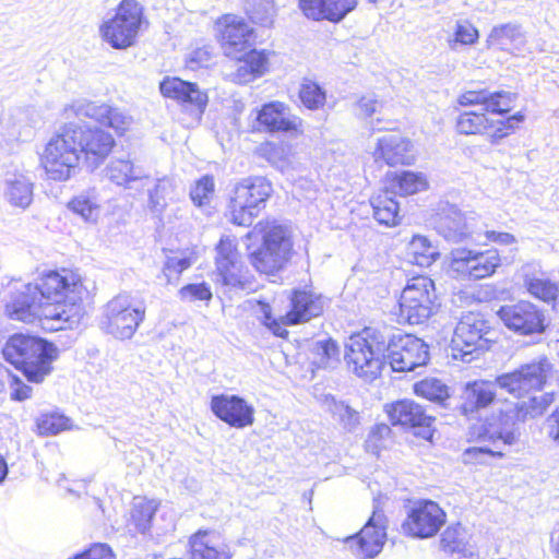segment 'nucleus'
I'll use <instances>...</instances> for the list:
<instances>
[{
    "mask_svg": "<svg viewBox=\"0 0 559 559\" xmlns=\"http://www.w3.org/2000/svg\"><path fill=\"white\" fill-rule=\"evenodd\" d=\"M88 296L82 276L72 270L51 271L36 284H22L5 305L11 320L58 331L78 326L85 314L82 301Z\"/></svg>",
    "mask_w": 559,
    "mask_h": 559,
    "instance_id": "nucleus-1",
    "label": "nucleus"
},
{
    "mask_svg": "<svg viewBox=\"0 0 559 559\" xmlns=\"http://www.w3.org/2000/svg\"><path fill=\"white\" fill-rule=\"evenodd\" d=\"M7 361L20 369L29 382L40 383L51 372L58 348L46 340L17 333L9 337L3 349Z\"/></svg>",
    "mask_w": 559,
    "mask_h": 559,
    "instance_id": "nucleus-2",
    "label": "nucleus"
},
{
    "mask_svg": "<svg viewBox=\"0 0 559 559\" xmlns=\"http://www.w3.org/2000/svg\"><path fill=\"white\" fill-rule=\"evenodd\" d=\"M388 340V328L383 330L365 328L361 332L352 335L345 353L349 370L365 381L377 379L385 365V341Z\"/></svg>",
    "mask_w": 559,
    "mask_h": 559,
    "instance_id": "nucleus-3",
    "label": "nucleus"
},
{
    "mask_svg": "<svg viewBox=\"0 0 559 559\" xmlns=\"http://www.w3.org/2000/svg\"><path fill=\"white\" fill-rule=\"evenodd\" d=\"M75 136V122H68L45 145L40 162L49 179L67 181L78 173L82 157Z\"/></svg>",
    "mask_w": 559,
    "mask_h": 559,
    "instance_id": "nucleus-4",
    "label": "nucleus"
},
{
    "mask_svg": "<svg viewBox=\"0 0 559 559\" xmlns=\"http://www.w3.org/2000/svg\"><path fill=\"white\" fill-rule=\"evenodd\" d=\"M146 25L143 5L136 0H121L115 14L103 20L98 33L111 48L126 50L135 45Z\"/></svg>",
    "mask_w": 559,
    "mask_h": 559,
    "instance_id": "nucleus-5",
    "label": "nucleus"
},
{
    "mask_svg": "<svg viewBox=\"0 0 559 559\" xmlns=\"http://www.w3.org/2000/svg\"><path fill=\"white\" fill-rule=\"evenodd\" d=\"M513 417L511 412H499L487 418L479 437L488 445L466 449L462 455L463 463L488 464L492 457H503L506 448L515 444L519 438Z\"/></svg>",
    "mask_w": 559,
    "mask_h": 559,
    "instance_id": "nucleus-6",
    "label": "nucleus"
},
{
    "mask_svg": "<svg viewBox=\"0 0 559 559\" xmlns=\"http://www.w3.org/2000/svg\"><path fill=\"white\" fill-rule=\"evenodd\" d=\"M262 239L261 248L250 255V261L260 273L275 274L293 255L292 230L286 225L267 222L263 228Z\"/></svg>",
    "mask_w": 559,
    "mask_h": 559,
    "instance_id": "nucleus-7",
    "label": "nucleus"
},
{
    "mask_svg": "<svg viewBox=\"0 0 559 559\" xmlns=\"http://www.w3.org/2000/svg\"><path fill=\"white\" fill-rule=\"evenodd\" d=\"M272 192V185L264 177H249L236 183L228 203L230 221L239 226H250Z\"/></svg>",
    "mask_w": 559,
    "mask_h": 559,
    "instance_id": "nucleus-8",
    "label": "nucleus"
},
{
    "mask_svg": "<svg viewBox=\"0 0 559 559\" xmlns=\"http://www.w3.org/2000/svg\"><path fill=\"white\" fill-rule=\"evenodd\" d=\"M145 308L135 305L128 293L112 297L104 307L99 329L117 340H130L144 321Z\"/></svg>",
    "mask_w": 559,
    "mask_h": 559,
    "instance_id": "nucleus-9",
    "label": "nucleus"
},
{
    "mask_svg": "<svg viewBox=\"0 0 559 559\" xmlns=\"http://www.w3.org/2000/svg\"><path fill=\"white\" fill-rule=\"evenodd\" d=\"M489 324L484 316L476 312L463 314L455 326L451 352L454 359L471 362L488 349Z\"/></svg>",
    "mask_w": 559,
    "mask_h": 559,
    "instance_id": "nucleus-10",
    "label": "nucleus"
},
{
    "mask_svg": "<svg viewBox=\"0 0 559 559\" xmlns=\"http://www.w3.org/2000/svg\"><path fill=\"white\" fill-rule=\"evenodd\" d=\"M436 287L428 276L408 280L400 298V318L409 324L424 323L432 314L437 304Z\"/></svg>",
    "mask_w": 559,
    "mask_h": 559,
    "instance_id": "nucleus-11",
    "label": "nucleus"
},
{
    "mask_svg": "<svg viewBox=\"0 0 559 559\" xmlns=\"http://www.w3.org/2000/svg\"><path fill=\"white\" fill-rule=\"evenodd\" d=\"M500 264V254L495 249L456 248L450 252L449 273L455 278L477 281L491 276Z\"/></svg>",
    "mask_w": 559,
    "mask_h": 559,
    "instance_id": "nucleus-12",
    "label": "nucleus"
},
{
    "mask_svg": "<svg viewBox=\"0 0 559 559\" xmlns=\"http://www.w3.org/2000/svg\"><path fill=\"white\" fill-rule=\"evenodd\" d=\"M388 331L385 362L391 366L393 371H413L428 362L429 350L423 340L411 334L391 333L390 329Z\"/></svg>",
    "mask_w": 559,
    "mask_h": 559,
    "instance_id": "nucleus-13",
    "label": "nucleus"
},
{
    "mask_svg": "<svg viewBox=\"0 0 559 559\" xmlns=\"http://www.w3.org/2000/svg\"><path fill=\"white\" fill-rule=\"evenodd\" d=\"M380 499L379 497L374 500L372 514L360 532L345 539L352 552L360 559H371L378 556L386 540L388 519L379 508Z\"/></svg>",
    "mask_w": 559,
    "mask_h": 559,
    "instance_id": "nucleus-14",
    "label": "nucleus"
},
{
    "mask_svg": "<svg viewBox=\"0 0 559 559\" xmlns=\"http://www.w3.org/2000/svg\"><path fill=\"white\" fill-rule=\"evenodd\" d=\"M63 117L91 118L103 126L114 129L117 134L122 135L133 124V118L124 110L108 104H97L87 99H78L67 105L63 109Z\"/></svg>",
    "mask_w": 559,
    "mask_h": 559,
    "instance_id": "nucleus-15",
    "label": "nucleus"
},
{
    "mask_svg": "<svg viewBox=\"0 0 559 559\" xmlns=\"http://www.w3.org/2000/svg\"><path fill=\"white\" fill-rule=\"evenodd\" d=\"M497 316L510 331L522 336L542 334L546 330L544 311L527 300L501 306Z\"/></svg>",
    "mask_w": 559,
    "mask_h": 559,
    "instance_id": "nucleus-16",
    "label": "nucleus"
},
{
    "mask_svg": "<svg viewBox=\"0 0 559 559\" xmlns=\"http://www.w3.org/2000/svg\"><path fill=\"white\" fill-rule=\"evenodd\" d=\"M547 359L521 366L519 369L496 377L498 388L516 399L531 391L540 390L550 371Z\"/></svg>",
    "mask_w": 559,
    "mask_h": 559,
    "instance_id": "nucleus-17",
    "label": "nucleus"
},
{
    "mask_svg": "<svg viewBox=\"0 0 559 559\" xmlns=\"http://www.w3.org/2000/svg\"><path fill=\"white\" fill-rule=\"evenodd\" d=\"M435 227L444 239L452 242L474 239L478 233L475 214L462 213L456 205L450 203L439 205L435 217Z\"/></svg>",
    "mask_w": 559,
    "mask_h": 559,
    "instance_id": "nucleus-18",
    "label": "nucleus"
},
{
    "mask_svg": "<svg viewBox=\"0 0 559 559\" xmlns=\"http://www.w3.org/2000/svg\"><path fill=\"white\" fill-rule=\"evenodd\" d=\"M445 512L437 502L420 500L412 507L402 528L409 536L429 538L439 532L445 523Z\"/></svg>",
    "mask_w": 559,
    "mask_h": 559,
    "instance_id": "nucleus-19",
    "label": "nucleus"
},
{
    "mask_svg": "<svg viewBox=\"0 0 559 559\" xmlns=\"http://www.w3.org/2000/svg\"><path fill=\"white\" fill-rule=\"evenodd\" d=\"M75 134L81 157L91 169L100 166L115 146L112 135L97 127L88 128L75 123Z\"/></svg>",
    "mask_w": 559,
    "mask_h": 559,
    "instance_id": "nucleus-20",
    "label": "nucleus"
},
{
    "mask_svg": "<svg viewBox=\"0 0 559 559\" xmlns=\"http://www.w3.org/2000/svg\"><path fill=\"white\" fill-rule=\"evenodd\" d=\"M221 29L222 46L226 56L238 58L248 52L253 45V29L240 16L226 14L217 21Z\"/></svg>",
    "mask_w": 559,
    "mask_h": 559,
    "instance_id": "nucleus-21",
    "label": "nucleus"
},
{
    "mask_svg": "<svg viewBox=\"0 0 559 559\" xmlns=\"http://www.w3.org/2000/svg\"><path fill=\"white\" fill-rule=\"evenodd\" d=\"M213 414L230 427L242 429L253 425L254 407L238 395L219 394L211 400Z\"/></svg>",
    "mask_w": 559,
    "mask_h": 559,
    "instance_id": "nucleus-22",
    "label": "nucleus"
},
{
    "mask_svg": "<svg viewBox=\"0 0 559 559\" xmlns=\"http://www.w3.org/2000/svg\"><path fill=\"white\" fill-rule=\"evenodd\" d=\"M376 162H384L388 166L412 165L415 162L414 144L401 134H385L378 139L373 151Z\"/></svg>",
    "mask_w": 559,
    "mask_h": 559,
    "instance_id": "nucleus-23",
    "label": "nucleus"
},
{
    "mask_svg": "<svg viewBox=\"0 0 559 559\" xmlns=\"http://www.w3.org/2000/svg\"><path fill=\"white\" fill-rule=\"evenodd\" d=\"M191 559H231L229 546L221 535L211 530H199L188 542Z\"/></svg>",
    "mask_w": 559,
    "mask_h": 559,
    "instance_id": "nucleus-24",
    "label": "nucleus"
},
{
    "mask_svg": "<svg viewBox=\"0 0 559 559\" xmlns=\"http://www.w3.org/2000/svg\"><path fill=\"white\" fill-rule=\"evenodd\" d=\"M388 414L392 425L420 428L423 432H418V435L423 438H429L431 436L430 427L433 417L427 415L423 406L414 401H399L391 405Z\"/></svg>",
    "mask_w": 559,
    "mask_h": 559,
    "instance_id": "nucleus-25",
    "label": "nucleus"
},
{
    "mask_svg": "<svg viewBox=\"0 0 559 559\" xmlns=\"http://www.w3.org/2000/svg\"><path fill=\"white\" fill-rule=\"evenodd\" d=\"M236 68L225 72V78L236 84H247L267 72L269 58L265 51L251 49L238 55Z\"/></svg>",
    "mask_w": 559,
    "mask_h": 559,
    "instance_id": "nucleus-26",
    "label": "nucleus"
},
{
    "mask_svg": "<svg viewBox=\"0 0 559 559\" xmlns=\"http://www.w3.org/2000/svg\"><path fill=\"white\" fill-rule=\"evenodd\" d=\"M160 93L168 98L176 99L183 105H190L202 114L207 105V95L195 83L179 78H166L159 84Z\"/></svg>",
    "mask_w": 559,
    "mask_h": 559,
    "instance_id": "nucleus-27",
    "label": "nucleus"
},
{
    "mask_svg": "<svg viewBox=\"0 0 559 559\" xmlns=\"http://www.w3.org/2000/svg\"><path fill=\"white\" fill-rule=\"evenodd\" d=\"M357 5V0H300L302 13L314 21L340 22Z\"/></svg>",
    "mask_w": 559,
    "mask_h": 559,
    "instance_id": "nucleus-28",
    "label": "nucleus"
},
{
    "mask_svg": "<svg viewBox=\"0 0 559 559\" xmlns=\"http://www.w3.org/2000/svg\"><path fill=\"white\" fill-rule=\"evenodd\" d=\"M497 388L496 379L468 382L464 390L462 413L465 416H472L491 405L497 399Z\"/></svg>",
    "mask_w": 559,
    "mask_h": 559,
    "instance_id": "nucleus-29",
    "label": "nucleus"
},
{
    "mask_svg": "<svg viewBox=\"0 0 559 559\" xmlns=\"http://www.w3.org/2000/svg\"><path fill=\"white\" fill-rule=\"evenodd\" d=\"M526 45V35L516 23H506L491 28L486 39L488 49H498L515 55Z\"/></svg>",
    "mask_w": 559,
    "mask_h": 559,
    "instance_id": "nucleus-30",
    "label": "nucleus"
},
{
    "mask_svg": "<svg viewBox=\"0 0 559 559\" xmlns=\"http://www.w3.org/2000/svg\"><path fill=\"white\" fill-rule=\"evenodd\" d=\"M2 193L11 206L25 210L33 201V182L23 171H8L2 181Z\"/></svg>",
    "mask_w": 559,
    "mask_h": 559,
    "instance_id": "nucleus-31",
    "label": "nucleus"
},
{
    "mask_svg": "<svg viewBox=\"0 0 559 559\" xmlns=\"http://www.w3.org/2000/svg\"><path fill=\"white\" fill-rule=\"evenodd\" d=\"M260 124L269 131H298L301 120L289 112V108L280 102L265 104L258 115Z\"/></svg>",
    "mask_w": 559,
    "mask_h": 559,
    "instance_id": "nucleus-32",
    "label": "nucleus"
},
{
    "mask_svg": "<svg viewBox=\"0 0 559 559\" xmlns=\"http://www.w3.org/2000/svg\"><path fill=\"white\" fill-rule=\"evenodd\" d=\"M323 311V302L320 297L311 293L297 290L292 297V309L285 316L286 324H298L318 317Z\"/></svg>",
    "mask_w": 559,
    "mask_h": 559,
    "instance_id": "nucleus-33",
    "label": "nucleus"
},
{
    "mask_svg": "<svg viewBox=\"0 0 559 559\" xmlns=\"http://www.w3.org/2000/svg\"><path fill=\"white\" fill-rule=\"evenodd\" d=\"M142 190L147 192L150 210L157 214H162L167 207L168 202L175 198V185L168 177L154 179L146 175L139 191Z\"/></svg>",
    "mask_w": 559,
    "mask_h": 559,
    "instance_id": "nucleus-34",
    "label": "nucleus"
},
{
    "mask_svg": "<svg viewBox=\"0 0 559 559\" xmlns=\"http://www.w3.org/2000/svg\"><path fill=\"white\" fill-rule=\"evenodd\" d=\"M106 176L117 186L127 189L140 190V186L145 180L144 170L134 166L130 159L116 158L106 167Z\"/></svg>",
    "mask_w": 559,
    "mask_h": 559,
    "instance_id": "nucleus-35",
    "label": "nucleus"
},
{
    "mask_svg": "<svg viewBox=\"0 0 559 559\" xmlns=\"http://www.w3.org/2000/svg\"><path fill=\"white\" fill-rule=\"evenodd\" d=\"M386 179L389 182L388 188L392 194L411 195L424 191L428 187V181L424 174L411 170L388 174Z\"/></svg>",
    "mask_w": 559,
    "mask_h": 559,
    "instance_id": "nucleus-36",
    "label": "nucleus"
},
{
    "mask_svg": "<svg viewBox=\"0 0 559 559\" xmlns=\"http://www.w3.org/2000/svg\"><path fill=\"white\" fill-rule=\"evenodd\" d=\"M376 221L384 226L392 227L399 224V203L389 188L380 191L370 199Z\"/></svg>",
    "mask_w": 559,
    "mask_h": 559,
    "instance_id": "nucleus-37",
    "label": "nucleus"
},
{
    "mask_svg": "<svg viewBox=\"0 0 559 559\" xmlns=\"http://www.w3.org/2000/svg\"><path fill=\"white\" fill-rule=\"evenodd\" d=\"M439 255L437 247L426 236L415 235L407 243L406 257L413 264L428 267Z\"/></svg>",
    "mask_w": 559,
    "mask_h": 559,
    "instance_id": "nucleus-38",
    "label": "nucleus"
},
{
    "mask_svg": "<svg viewBox=\"0 0 559 559\" xmlns=\"http://www.w3.org/2000/svg\"><path fill=\"white\" fill-rule=\"evenodd\" d=\"M527 269L528 265L524 267V286L527 292L535 298L545 302L555 301L559 306V284L551 282L543 274L528 273Z\"/></svg>",
    "mask_w": 559,
    "mask_h": 559,
    "instance_id": "nucleus-39",
    "label": "nucleus"
},
{
    "mask_svg": "<svg viewBox=\"0 0 559 559\" xmlns=\"http://www.w3.org/2000/svg\"><path fill=\"white\" fill-rule=\"evenodd\" d=\"M468 533L460 523L449 526L441 535L440 546L449 554H457L463 557L473 555L472 546L469 545Z\"/></svg>",
    "mask_w": 559,
    "mask_h": 559,
    "instance_id": "nucleus-40",
    "label": "nucleus"
},
{
    "mask_svg": "<svg viewBox=\"0 0 559 559\" xmlns=\"http://www.w3.org/2000/svg\"><path fill=\"white\" fill-rule=\"evenodd\" d=\"M554 402L552 395L548 393L533 395L526 401L515 404L514 407H509L504 412H511L514 416L513 420H526L528 418H536L542 416L549 405Z\"/></svg>",
    "mask_w": 559,
    "mask_h": 559,
    "instance_id": "nucleus-41",
    "label": "nucleus"
},
{
    "mask_svg": "<svg viewBox=\"0 0 559 559\" xmlns=\"http://www.w3.org/2000/svg\"><path fill=\"white\" fill-rule=\"evenodd\" d=\"M455 129L464 135L484 134L489 129V119L486 111L465 110L457 116Z\"/></svg>",
    "mask_w": 559,
    "mask_h": 559,
    "instance_id": "nucleus-42",
    "label": "nucleus"
},
{
    "mask_svg": "<svg viewBox=\"0 0 559 559\" xmlns=\"http://www.w3.org/2000/svg\"><path fill=\"white\" fill-rule=\"evenodd\" d=\"M324 407L347 431H354L360 424L359 413L342 401L326 396Z\"/></svg>",
    "mask_w": 559,
    "mask_h": 559,
    "instance_id": "nucleus-43",
    "label": "nucleus"
},
{
    "mask_svg": "<svg viewBox=\"0 0 559 559\" xmlns=\"http://www.w3.org/2000/svg\"><path fill=\"white\" fill-rule=\"evenodd\" d=\"M310 353L312 364L318 368H329L338 362L340 347L331 338L314 342Z\"/></svg>",
    "mask_w": 559,
    "mask_h": 559,
    "instance_id": "nucleus-44",
    "label": "nucleus"
},
{
    "mask_svg": "<svg viewBox=\"0 0 559 559\" xmlns=\"http://www.w3.org/2000/svg\"><path fill=\"white\" fill-rule=\"evenodd\" d=\"M262 155L275 167L286 168L290 164L292 145L285 142H266L261 146Z\"/></svg>",
    "mask_w": 559,
    "mask_h": 559,
    "instance_id": "nucleus-45",
    "label": "nucleus"
},
{
    "mask_svg": "<svg viewBox=\"0 0 559 559\" xmlns=\"http://www.w3.org/2000/svg\"><path fill=\"white\" fill-rule=\"evenodd\" d=\"M299 98L306 108L319 110L325 104L326 94L318 83L305 80L299 90Z\"/></svg>",
    "mask_w": 559,
    "mask_h": 559,
    "instance_id": "nucleus-46",
    "label": "nucleus"
},
{
    "mask_svg": "<svg viewBox=\"0 0 559 559\" xmlns=\"http://www.w3.org/2000/svg\"><path fill=\"white\" fill-rule=\"evenodd\" d=\"M414 391L418 396L437 403H442L449 397L448 386L435 378L417 382Z\"/></svg>",
    "mask_w": 559,
    "mask_h": 559,
    "instance_id": "nucleus-47",
    "label": "nucleus"
},
{
    "mask_svg": "<svg viewBox=\"0 0 559 559\" xmlns=\"http://www.w3.org/2000/svg\"><path fill=\"white\" fill-rule=\"evenodd\" d=\"M479 37L478 29L467 20H460L455 24L452 37L448 39V45L455 50L459 45H473Z\"/></svg>",
    "mask_w": 559,
    "mask_h": 559,
    "instance_id": "nucleus-48",
    "label": "nucleus"
},
{
    "mask_svg": "<svg viewBox=\"0 0 559 559\" xmlns=\"http://www.w3.org/2000/svg\"><path fill=\"white\" fill-rule=\"evenodd\" d=\"M525 116L522 112H516L508 117L506 120H498L497 122L489 121V140L492 144H498L502 139L513 133L521 122L524 121Z\"/></svg>",
    "mask_w": 559,
    "mask_h": 559,
    "instance_id": "nucleus-49",
    "label": "nucleus"
},
{
    "mask_svg": "<svg viewBox=\"0 0 559 559\" xmlns=\"http://www.w3.org/2000/svg\"><path fill=\"white\" fill-rule=\"evenodd\" d=\"M69 207L85 222H96L99 215V204L96 198L87 194H80L74 198L69 203Z\"/></svg>",
    "mask_w": 559,
    "mask_h": 559,
    "instance_id": "nucleus-50",
    "label": "nucleus"
},
{
    "mask_svg": "<svg viewBox=\"0 0 559 559\" xmlns=\"http://www.w3.org/2000/svg\"><path fill=\"white\" fill-rule=\"evenodd\" d=\"M247 13L252 22L262 26H270L274 16L273 0H250Z\"/></svg>",
    "mask_w": 559,
    "mask_h": 559,
    "instance_id": "nucleus-51",
    "label": "nucleus"
},
{
    "mask_svg": "<svg viewBox=\"0 0 559 559\" xmlns=\"http://www.w3.org/2000/svg\"><path fill=\"white\" fill-rule=\"evenodd\" d=\"M217 282L226 289V292L243 290L247 287V282L241 275L240 263L233 266H225L224 270H217Z\"/></svg>",
    "mask_w": 559,
    "mask_h": 559,
    "instance_id": "nucleus-52",
    "label": "nucleus"
},
{
    "mask_svg": "<svg viewBox=\"0 0 559 559\" xmlns=\"http://www.w3.org/2000/svg\"><path fill=\"white\" fill-rule=\"evenodd\" d=\"M216 269L224 270L225 266L239 264L238 252L235 241L229 238H222L216 247Z\"/></svg>",
    "mask_w": 559,
    "mask_h": 559,
    "instance_id": "nucleus-53",
    "label": "nucleus"
},
{
    "mask_svg": "<svg viewBox=\"0 0 559 559\" xmlns=\"http://www.w3.org/2000/svg\"><path fill=\"white\" fill-rule=\"evenodd\" d=\"M214 186L213 177L203 176L195 182L194 187L190 191L192 202L198 206L209 203L214 193Z\"/></svg>",
    "mask_w": 559,
    "mask_h": 559,
    "instance_id": "nucleus-54",
    "label": "nucleus"
},
{
    "mask_svg": "<svg viewBox=\"0 0 559 559\" xmlns=\"http://www.w3.org/2000/svg\"><path fill=\"white\" fill-rule=\"evenodd\" d=\"M190 265L191 261L189 258L168 257L162 270V275L167 284H173Z\"/></svg>",
    "mask_w": 559,
    "mask_h": 559,
    "instance_id": "nucleus-55",
    "label": "nucleus"
},
{
    "mask_svg": "<svg viewBox=\"0 0 559 559\" xmlns=\"http://www.w3.org/2000/svg\"><path fill=\"white\" fill-rule=\"evenodd\" d=\"M179 296L182 300L193 301H210L212 299V292L206 283L188 284L179 290Z\"/></svg>",
    "mask_w": 559,
    "mask_h": 559,
    "instance_id": "nucleus-56",
    "label": "nucleus"
},
{
    "mask_svg": "<svg viewBox=\"0 0 559 559\" xmlns=\"http://www.w3.org/2000/svg\"><path fill=\"white\" fill-rule=\"evenodd\" d=\"M69 419L60 414L43 415L38 421V429L45 435H56L68 428Z\"/></svg>",
    "mask_w": 559,
    "mask_h": 559,
    "instance_id": "nucleus-57",
    "label": "nucleus"
},
{
    "mask_svg": "<svg viewBox=\"0 0 559 559\" xmlns=\"http://www.w3.org/2000/svg\"><path fill=\"white\" fill-rule=\"evenodd\" d=\"M515 96L509 92H496L490 93L489 99L487 103V111L493 114H504L511 109L512 103L514 102Z\"/></svg>",
    "mask_w": 559,
    "mask_h": 559,
    "instance_id": "nucleus-58",
    "label": "nucleus"
},
{
    "mask_svg": "<svg viewBox=\"0 0 559 559\" xmlns=\"http://www.w3.org/2000/svg\"><path fill=\"white\" fill-rule=\"evenodd\" d=\"M155 510L156 508L152 502L140 503L135 507V510L132 513V519L134 520L139 532H146L155 514Z\"/></svg>",
    "mask_w": 559,
    "mask_h": 559,
    "instance_id": "nucleus-59",
    "label": "nucleus"
},
{
    "mask_svg": "<svg viewBox=\"0 0 559 559\" xmlns=\"http://www.w3.org/2000/svg\"><path fill=\"white\" fill-rule=\"evenodd\" d=\"M490 92L467 91L460 95L457 102L461 106H480V111H486Z\"/></svg>",
    "mask_w": 559,
    "mask_h": 559,
    "instance_id": "nucleus-60",
    "label": "nucleus"
},
{
    "mask_svg": "<svg viewBox=\"0 0 559 559\" xmlns=\"http://www.w3.org/2000/svg\"><path fill=\"white\" fill-rule=\"evenodd\" d=\"M258 307L260 319L264 325H266L277 336L283 337L285 334H287V331L282 326V324L272 317V310L269 304L259 302Z\"/></svg>",
    "mask_w": 559,
    "mask_h": 559,
    "instance_id": "nucleus-61",
    "label": "nucleus"
},
{
    "mask_svg": "<svg viewBox=\"0 0 559 559\" xmlns=\"http://www.w3.org/2000/svg\"><path fill=\"white\" fill-rule=\"evenodd\" d=\"M212 60V49L210 47L197 48L189 56V66L191 69L207 67Z\"/></svg>",
    "mask_w": 559,
    "mask_h": 559,
    "instance_id": "nucleus-62",
    "label": "nucleus"
},
{
    "mask_svg": "<svg viewBox=\"0 0 559 559\" xmlns=\"http://www.w3.org/2000/svg\"><path fill=\"white\" fill-rule=\"evenodd\" d=\"M380 103L374 96H362L356 104L358 109V116L362 118H369L378 111Z\"/></svg>",
    "mask_w": 559,
    "mask_h": 559,
    "instance_id": "nucleus-63",
    "label": "nucleus"
},
{
    "mask_svg": "<svg viewBox=\"0 0 559 559\" xmlns=\"http://www.w3.org/2000/svg\"><path fill=\"white\" fill-rule=\"evenodd\" d=\"M548 436L559 444V406L547 419Z\"/></svg>",
    "mask_w": 559,
    "mask_h": 559,
    "instance_id": "nucleus-64",
    "label": "nucleus"
}]
</instances>
